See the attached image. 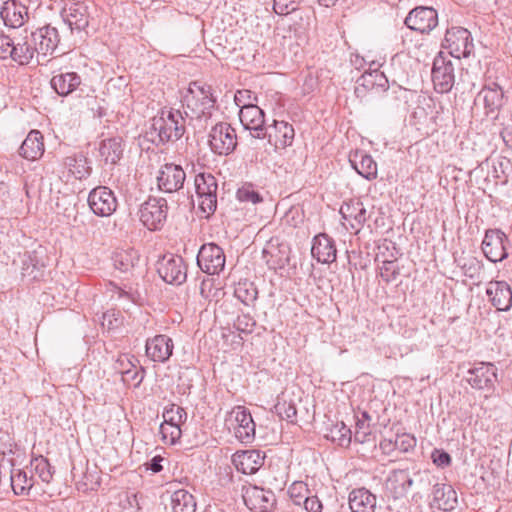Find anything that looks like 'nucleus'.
I'll return each mask as SVG.
<instances>
[{
    "label": "nucleus",
    "instance_id": "obj_1",
    "mask_svg": "<svg viewBox=\"0 0 512 512\" xmlns=\"http://www.w3.org/2000/svg\"><path fill=\"white\" fill-rule=\"evenodd\" d=\"M182 106L191 119L208 118L215 110L216 98L211 86L202 82H192L182 93Z\"/></svg>",
    "mask_w": 512,
    "mask_h": 512
},
{
    "label": "nucleus",
    "instance_id": "obj_2",
    "mask_svg": "<svg viewBox=\"0 0 512 512\" xmlns=\"http://www.w3.org/2000/svg\"><path fill=\"white\" fill-rule=\"evenodd\" d=\"M152 127L158 133L161 142L176 141L183 136L186 121L180 110L162 109L153 118Z\"/></svg>",
    "mask_w": 512,
    "mask_h": 512
},
{
    "label": "nucleus",
    "instance_id": "obj_3",
    "mask_svg": "<svg viewBox=\"0 0 512 512\" xmlns=\"http://www.w3.org/2000/svg\"><path fill=\"white\" fill-rule=\"evenodd\" d=\"M225 427L242 443H251L255 438V423L244 406H235L227 413Z\"/></svg>",
    "mask_w": 512,
    "mask_h": 512
},
{
    "label": "nucleus",
    "instance_id": "obj_4",
    "mask_svg": "<svg viewBox=\"0 0 512 512\" xmlns=\"http://www.w3.org/2000/svg\"><path fill=\"white\" fill-rule=\"evenodd\" d=\"M168 206L164 198L149 197L139 211L140 221L149 230L160 229L167 218Z\"/></svg>",
    "mask_w": 512,
    "mask_h": 512
},
{
    "label": "nucleus",
    "instance_id": "obj_5",
    "mask_svg": "<svg viewBox=\"0 0 512 512\" xmlns=\"http://www.w3.org/2000/svg\"><path fill=\"white\" fill-rule=\"evenodd\" d=\"M209 145L219 155H228L237 145L235 129L228 123H218L209 133Z\"/></svg>",
    "mask_w": 512,
    "mask_h": 512
},
{
    "label": "nucleus",
    "instance_id": "obj_6",
    "mask_svg": "<svg viewBox=\"0 0 512 512\" xmlns=\"http://www.w3.org/2000/svg\"><path fill=\"white\" fill-rule=\"evenodd\" d=\"M225 254L221 247L214 243L204 244L198 253L197 263L207 274H219L225 267Z\"/></svg>",
    "mask_w": 512,
    "mask_h": 512
},
{
    "label": "nucleus",
    "instance_id": "obj_7",
    "mask_svg": "<svg viewBox=\"0 0 512 512\" xmlns=\"http://www.w3.org/2000/svg\"><path fill=\"white\" fill-rule=\"evenodd\" d=\"M88 204L92 212L101 217L112 215L118 205L112 190L105 186L96 187L89 193Z\"/></svg>",
    "mask_w": 512,
    "mask_h": 512
},
{
    "label": "nucleus",
    "instance_id": "obj_8",
    "mask_svg": "<svg viewBox=\"0 0 512 512\" xmlns=\"http://www.w3.org/2000/svg\"><path fill=\"white\" fill-rule=\"evenodd\" d=\"M506 242H508L505 233L498 229L487 230L482 242L484 255L491 262H500L508 256L506 251Z\"/></svg>",
    "mask_w": 512,
    "mask_h": 512
},
{
    "label": "nucleus",
    "instance_id": "obj_9",
    "mask_svg": "<svg viewBox=\"0 0 512 512\" xmlns=\"http://www.w3.org/2000/svg\"><path fill=\"white\" fill-rule=\"evenodd\" d=\"M340 214L355 234L360 232L371 215L359 199H352L343 203Z\"/></svg>",
    "mask_w": 512,
    "mask_h": 512
},
{
    "label": "nucleus",
    "instance_id": "obj_10",
    "mask_svg": "<svg viewBox=\"0 0 512 512\" xmlns=\"http://www.w3.org/2000/svg\"><path fill=\"white\" fill-rule=\"evenodd\" d=\"M185 179L186 174L180 165L168 163L159 170L157 183L160 190L172 193L183 187Z\"/></svg>",
    "mask_w": 512,
    "mask_h": 512
},
{
    "label": "nucleus",
    "instance_id": "obj_11",
    "mask_svg": "<svg viewBox=\"0 0 512 512\" xmlns=\"http://www.w3.org/2000/svg\"><path fill=\"white\" fill-rule=\"evenodd\" d=\"M405 24L411 30L429 32L438 24L437 12L430 7H416L406 17Z\"/></svg>",
    "mask_w": 512,
    "mask_h": 512
},
{
    "label": "nucleus",
    "instance_id": "obj_12",
    "mask_svg": "<svg viewBox=\"0 0 512 512\" xmlns=\"http://www.w3.org/2000/svg\"><path fill=\"white\" fill-rule=\"evenodd\" d=\"M30 35L38 57L52 55L60 42L58 30L50 25L41 27Z\"/></svg>",
    "mask_w": 512,
    "mask_h": 512
},
{
    "label": "nucleus",
    "instance_id": "obj_13",
    "mask_svg": "<svg viewBox=\"0 0 512 512\" xmlns=\"http://www.w3.org/2000/svg\"><path fill=\"white\" fill-rule=\"evenodd\" d=\"M158 273L169 284H182L186 280V267L180 256H164L159 263Z\"/></svg>",
    "mask_w": 512,
    "mask_h": 512
},
{
    "label": "nucleus",
    "instance_id": "obj_14",
    "mask_svg": "<svg viewBox=\"0 0 512 512\" xmlns=\"http://www.w3.org/2000/svg\"><path fill=\"white\" fill-rule=\"evenodd\" d=\"M264 133L275 150L291 146L295 137L293 126L286 121L274 120L272 125L265 128Z\"/></svg>",
    "mask_w": 512,
    "mask_h": 512
},
{
    "label": "nucleus",
    "instance_id": "obj_15",
    "mask_svg": "<svg viewBox=\"0 0 512 512\" xmlns=\"http://www.w3.org/2000/svg\"><path fill=\"white\" fill-rule=\"evenodd\" d=\"M242 497L245 505L258 512L268 510L274 503V494L270 490L248 485L242 489Z\"/></svg>",
    "mask_w": 512,
    "mask_h": 512
},
{
    "label": "nucleus",
    "instance_id": "obj_16",
    "mask_svg": "<svg viewBox=\"0 0 512 512\" xmlns=\"http://www.w3.org/2000/svg\"><path fill=\"white\" fill-rule=\"evenodd\" d=\"M262 256L270 269H282L289 262L290 249L287 244L271 239L263 249Z\"/></svg>",
    "mask_w": 512,
    "mask_h": 512
},
{
    "label": "nucleus",
    "instance_id": "obj_17",
    "mask_svg": "<svg viewBox=\"0 0 512 512\" xmlns=\"http://www.w3.org/2000/svg\"><path fill=\"white\" fill-rule=\"evenodd\" d=\"M62 17L72 30H83L89 24L88 7L84 2L69 0L62 9Z\"/></svg>",
    "mask_w": 512,
    "mask_h": 512
},
{
    "label": "nucleus",
    "instance_id": "obj_18",
    "mask_svg": "<svg viewBox=\"0 0 512 512\" xmlns=\"http://www.w3.org/2000/svg\"><path fill=\"white\" fill-rule=\"evenodd\" d=\"M146 355L154 362L164 363L172 355L174 344L167 335H156L146 341Z\"/></svg>",
    "mask_w": 512,
    "mask_h": 512
},
{
    "label": "nucleus",
    "instance_id": "obj_19",
    "mask_svg": "<svg viewBox=\"0 0 512 512\" xmlns=\"http://www.w3.org/2000/svg\"><path fill=\"white\" fill-rule=\"evenodd\" d=\"M496 368L491 363H480L469 369L465 380L476 389L491 388L496 381Z\"/></svg>",
    "mask_w": 512,
    "mask_h": 512
},
{
    "label": "nucleus",
    "instance_id": "obj_20",
    "mask_svg": "<svg viewBox=\"0 0 512 512\" xmlns=\"http://www.w3.org/2000/svg\"><path fill=\"white\" fill-rule=\"evenodd\" d=\"M239 118L242 125L252 131V136L258 139L265 137L264 112L257 105L246 106L240 109Z\"/></svg>",
    "mask_w": 512,
    "mask_h": 512
},
{
    "label": "nucleus",
    "instance_id": "obj_21",
    "mask_svg": "<svg viewBox=\"0 0 512 512\" xmlns=\"http://www.w3.org/2000/svg\"><path fill=\"white\" fill-rule=\"evenodd\" d=\"M486 294L492 305L499 311H507L512 305V291L505 281L488 283Z\"/></svg>",
    "mask_w": 512,
    "mask_h": 512
},
{
    "label": "nucleus",
    "instance_id": "obj_22",
    "mask_svg": "<svg viewBox=\"0 0 512 512\" xmlns=\"http://www.w3.org/2000/svg\"><path fill=\"white\" fill-rule=\"evenodd\" d=\"M265 457L258 450L238 451L232 457L235 468L243 474H254L263 465Z\"/></svg>",
    "mask_w": 512,
    "mask_h": 512
},
{
    "label": "nucleus",
    "instance_id": "obj_23",
    "mask_svg": "<svg viewBox=\"0 0 512 512\" xmlns=\"http://www.w3.org/2000/svg\"><path fill=\"white\" fill-rule=\"evenodd\" d=\"M473 48L470 32L462 27L450 29V56L454 58L467 57Z\"/></svg>",
    "mask_w": 512,
    "mask_h": 512
},
{
    "label": "nucleus",
    "instance_id": "obj_24",
    "mask_svg": "<svg viewBox=\"0 0 512 512\" xmlns=\"http://www.w3.org/2000/svg\"><path fill=\"white\" fill-rule=\"evenodd\" d=\"M349 162L356 172L371 181L377 178V163L371 155L363 150H356L349 155Z\"/></svg>",
    "mask_w": 512,
    "mask_h": 512
},
{
    "label": "nucleus",
    "instance_id": "obj_25",
    "mask_svg": "<svg viewBox=\"0 0 512 512\" xmlns=\"http://www.w3.org/2000/svg\"><path fill=\"white\" fill-rule=\"evenodd\" d=\"M348 503L351 512H375L377 497L365 487L355 488L349 493Z\"/></svg>",
    "mask_w": 512,
    "mask_h": 512
},
{
    "label": "nucleus",
    "instance_id": "obj_26",
    "mask_svg": "<svg viewBox=\"0 0 512 512\" xmlns=\"http://www.w3.org/2000/svg\"><path fill=\"white\" fill-rule=\"evenodd\" d=\"M113 266L121 273L133 275L140 263V254L134 248L117 249L112 255Z\"/></svg>",
    "mask_w": 512,
    "mask_h": 512
},
{
    "label": "nucleus",
    "instance_id": "obj_27",
    "mask_svg": "<svg viewBox=\"0 0 512 512\" xmlns=\"http://www.w3.org/2000/svg\"><path fill=\"white\" fill-rule=\"evenodd\" d=\"M312 256L320 263H332L336 260V248L333 240L326 234L314 237L311 248Z\"/></svg>",
    "mask_w": 512,
    "mask_h": 512
},
{
    "label": "nucleus",
    "instance_id": "obj_28",
    "mask_svg": "<svg viewBox=\"0 0 512 512\" xmlns=\"http://www.w3.org/2000/svg\"><path fill=\"white\" fill-rule=\"evenodd\" d=\"M44 153L43 136L40 131L29 132L20 147V155L30 161L37 160Z\"/></svg>",
    "mask_w": 512,
    "mask_h": 512
},
{
    "label": "nucleus",
    "instance_id": "obj_29",
    "mask_svg": "<svg viewBox=\"0 0 512 512\" xmlns=\"http://www.w3.org/2000/svg\"><path fill=\"white\" fill-rule=\"evenodd\" d=\"M81 84V77L75 72H66L54 75L50 85L59 96H67L75 91Z\"/></svg>",
    "mask_w": 512,
    "mask_h": 512
},
{
    "label": "nucleus",
    "instance_id": "obj_30",
    "mask_svg": "<svg viewBox=\"0 0 512 512\" xmlns=\"http://www.w3.org/2000/svg\"><path fill=\"white\" fill-rule=\"evenodd\" d=\"M28 469L11 468L10 482L11 488L16 495H26L31 488L37 483L35 476L28 475Z\"/></svg>",
    "mask_w": 512,
    "mask_h": 512
},
{
    "label": "nucleus",
    "instance_id": "obj_31",
    "mask_svg": "<svg viewBox=\"0 0 512 512\" xmlns=\"http://www.w3.org/2000/svg\"><path fill=\"white\" fill-rule=\"evenodd\" d=\"M444 52L440 51L438 57L434 60L432 68V82L436 92L448 93V67L443 57Z\"/></svg>",
    "mask_w": 512,
    "mask_h": 512
},
{
    "label": "nucleus",
    "instance_id": "obj_32",
    "mask_svg": "<svg viewBox=\"0 0 512 512\" xmlns=\"http://www.w3.org/2000/svg\"><path fill=\"white\" fill-rule=\"evenodd\" d=\"M37 55V50L32 42L31 35L14 40V53L13 60L21 65L28 64L34 55Z\"/></svg>",
    "mask_w": 512,
    "mask_h": 512
},
{
    "label": "nucleus",
    "instance_id": "obj_33",
    "mask_svg": "<svg viewBox=\"0 0 512 512\" xmlns=\"http://www.w3.org/2000/svg\"><path fill=\"white\" fill-rule=\"evenodd\" d=\"M99 154L106 163L116 164L123 154L121 138L104 139L100 144Z\"/></svg>",
    "mask_w": 512,
    "mask_h": 512
},
{
    "label": "nucleus",
    "instance_id": "obj_34",
    "mask_svg": "<svg viewBox=\"0 0 512 512\" xmlns=\"http://www.w3.org/2000/svg\"><path fill=\"white\" fill-rule=\"evenodd\" d=\"M27 469L36 480L39 479L43 483L49 484L53 479L54 470L48 459L42 455L33 457Z\"/></svg>",
    "mask_w": 512,
    "mask_h": 512
},
{
    "label": "nucleus",
    "instance_id": "obj_35",
    "mask_svg": "<svg viewBox=\"0 0 512 512\" xmlns=\"http://www.w3.org/2000/svg\"><path fill=\"white\" fill-rule=\"evenodd\" d=\"M64 167L71 176L79 180L87 178L91 172L87 159L82 155L66 157Z\"/></svg>",
    "mask_w": 512,
    "mask_h": 512
},
{
    "label": "nucleus",
    "instance_id": "obj_36",
    "mask_svg": "<svg viewBox=\"0 0 512 512\" xmlns=\"http://www.w3.org/2000/svg\"><path fill=\"white\" fill-rule=\"evenodd\" d=\"M171 504L173 512H195L196 508L193 495L183 489L172 494Z\"/></svg>",
    "mask_w": 512,
    "mask_h": 512
},
{
    "label": "nucleus",
    "instance_id": "obj_37",
    "mask_svg": "<svg viewBox=\"0 0 512 512\" xmlns=\"http://www.w3.org/2000/svg\"><path fill=\"white\" fill-rule=\"evenodd\" d=\"M275 413L283 420L294 423L297 416V409L295 403L287 397L285 392H282L277 397V402L274 406Z\"/></svg>",
    "mask_w": 512,
    "mask_h": 512
},
{
    "label": "nucleus",
    "instance_id": "obj_38",
    "mask_svg": "<svg viewBox=\"0 0 512 512\" xmlns=\"http://www.w3.org/2000/svg\"><path fill=\"white\" fill-rule=\"evenodd\" d=\"M479 98H482L487 113L494 112L502 105L503 91L497 84H494V87H485L480 92Z\"/></svg>",
    "mask_w": 512,
    "mask_h": 512
},
{
    "label": "nucleus",
    "instance_id": "obj_39",
    "mask_svg": "<svg viewBox=\"0 0 512 512\" xmlns=\"http://www.w3.org/2000/svg\"><path fill=\"white\" fill-rule=\"evenodd\" d=\"M234 295L245 305H250L257 299L258 291L253 282L245 279L237 283Z\"/></svg>",
    "mask_w": 512,
    "mask_h": 512
},
{
    "label": "nucleus",
    "instance_id": "obj_40",
    "mask_svg": "<svg viewBox=\"0 0 512 512\" xmlns=\"http://www.w3.org/2000/svg\"><path fill=\"white\" fill-rule=\"evenodd\" d=\"M162 417L163 424L181 427V425L186 421L187 413L182 407L175 404H170L164 408Z\"/></svg>",
    "mask_w": 512,
    "mask_h": 512
},
{
    "label": "nucleus",
    "instance_id": "obj_41",
    "mask_svg": "<svg viewBox=\"0 0 512 512\" xmlns=\"http://www.w3.org/2000/svg\"><path fill=\"white\" fill-rule=\"evenodd\" d=\"M217 182L213 175L211 174H198L195 177V189L197 196L201 195H210L216 194L217 192Z\"/></svg>",
    "mask_w": 512,
    "mask_h": 512
},
{
    "label": "nucleus",
    "instance_id": "obj_42",
    "mask_svg": "<svg viewBox=\"0 0 512 512\" xmlns=\"http://www.w3.org/2000/svg\"><path fill=\"white\" fill-rule=\"evenodd\" d=\"M388 484L391 485L395 493L400 494L412 485V480L407 470H394L388 478Z\"/></svg>",
    "mask_w": 512,
    "mask_h": 512
},
{
    "label": "nucleus",
    "instance_id": "obj_43",
    "mask_svg": "<svg viewBox=\"0 0 512 512\" xmlns=\"http://www.w3.org/2000/svg\"><path fill=\"white\" fill-rule=\"evenodd\" d=\"M119 506L123 512H138L140 510L139 495L134 491H124L118 496Z\"/></svg>",
    "mask_w": 512,
    "mask_h": 512
},
{
    "label": "nucleus",
    "instance_id": "obj_44",
    "mask_svg": "<svg viewBox=\"0 0 512 512\" xmlns=\"http://www.w3.org/2000/svg\"><path fill=\"white\" fill-rule=\"evenodd\" d=\"M370 417L366 412L361 414V418H357L355 425L354 437L359 443H364L369 440L371 435Z\"/></svg>",
    "mask_w": 512,
    "mask_h": 512
},
{
    "label": "nucleus",
    "instance_id": "obj_45",
    "mask_svg": "<svg viewBox=\"0 0 512 512\" xmlns=\"http://www.w3.org/2000/svg\"><path fill=\"white\" fill-rule=\"evenodd\" d=\"M400 273L399 265L396 260L384 259L379 265V275L387 283L396 280Z\"/></svg>",
    "mask_w": 512,
    "mask_h": 512
},
{
    "label": "nucleus",
    "instance_id": "obj_46",
    "mask_svg": "<svg viewBox=\"0 0 512 512\" xmlns=\"http://www.w3.org/2000/svg\"><path fill=\"white\" fill-rule=\"evenodd\" d=\"M288 494L294 504L302 505L305 498L309 495V489L304 482L296 481L290 485Z\"/></svg>",
    "mask_w": 512,
    "mask_h": 512
},
{
    "label": "nucleus",
    "instance_id": "obj_47",
    "mask_svg": "<svg viewBox=\"0 0 512 512\" xmlns=\"http://www.w3.org/2000/svg\"><path fill=\"white\" fill-rule=\"evenodd\" d=\"M237 198L241 202L257 204L263 201L262 196L252 184H244L237 191Z\"/></svg>",
    "mask_w": 512,
    "mask_h": 512
},
{
    "label": "nucleus",
    "instance_id": "obj_48",
    "mask_svg": "<svg viewBox=\"0 0 512 512\" xmlns=\"http://www.w3.org/2000/svg\"><path fill=\"white\" fill-rule=\"evenodd\" d=\"M160 434L165 444L173 445L181 438L182 430L179 426L162 423L160 425Z\"/></svg>",
    "mask_w": 512,
    "mask_h": 512
},
{
    "label": "nucleus",
    "instance_id": "obj_49",
    "mask_svg": "<svg viewBox=\"0 0 512 512\" xmlns=\"http://www.w3.org/2000/svg\"><path fill=\"white\" fill-rule=\"evenodd\" d=\"M416 442V438L409 433L397 434L394 438V445H396L397 450L404 453L414 449Z\"/></svg>",
    "mask_w": 512,
    "mask_h": 512
},
{
    "label": "nucleus",
    "instance_id": "obj_50",
    "mask_svg": "<svg viewBox=\"0 0 512 512\" xmlns=\"http://www.w3.org/2000/svg\"><path fill=\"white\" fill-rule=\"evenodd\" d=\"M198 198V206L202 210L203 213H206L207 216L212 214L217 206V195L216 194H210L207 195H201L197 196Z\"/></svg>",
    "mask_w": 512,
    "mask_h": 512
},
{
    "label": "nucleus",
    "instance_id": "obj_51",
    "mask_svg": "<svg viewBox=\"0 0 512 512\" xmlns=\"http://www.w3.org/2000/svg\"><path fill=\"white\" fill-rule=\"evenodd\" d=\"M361 80L363 81V87L374 85V82L377 83L378 86H381L383 88L387 85V79L385 75L381 72H378L377 69L374 70V72L366 73L362 75Z\"/></svg>",
    "mask_w": 512,
    "mask_h": 512
},
{
    "label": "nucleus",
    "instance_id": "obj_52",
    "mask_svg": "<svg viewBox=\"0 0 512 512\" xmlns=\"http://www.w3.org/2000/svg\"><path fill=\"white\" fill-rule=\"evenodd\" d=\"M234 100L237 106L240 107V109H243V107L246 106H253V100H255V97L253 95V92L247 89L238 90L235 93Z\"/></svg>",
    "mask_w": 512,
    "mask_h": 512
},
{
    "label": "nucleus",
    "instance_id": "obj_53",
    "mask_svg": "<svg viewBox=\"0 0 512 512\" xmlns=\"http://www.w3.org/2000/svg\"><path fill=\"white\" fill-rule=\"evenodd\" d=\"M296 0H274L273 9L279 15H287L296 10Z\"/></svg>",
    "mask_w": 512,
    "mask_h": 512
},
{
    "label": "nucleus",
    "instance_id": "obj_54",
    "mask_svg": "<svg viewBox=\"0 0 512 512\" xmlns=\"http://www.w3.org/2000/svg\"><path fill=\"white\" fill-rule=\"evenodd\" d=\"M14 53V40L9 36L0 35V58L6 59L11 57L13 59Z\"/></svg>",
    "mask_w": 512,
    "mask_h": 512
},
{
    "label": "nucleus",
    "instance_id": "obj_55",
    "mask_svg": "<svg viewBox=\"0 0 512 512\" xmlns=\"http://www.w3.org/2000/svg\"><path fill=\"white\" fill-rule=\"evenodd\" d=\"M448 500L445 499L444 485L442 487L436 486L433 491V506L440 510L446 511Z\"/></svg>",
    "mask_w": 512,
    "mask_h": 512
},
{
    "label": "nucleus",
    "instance_id": "obj_56",
    "mask_svg": "<svg viewBox=\"0 0 512 512\" xmlns=\"http://www.w3.org/2000/svg\"><path fill=\"white\" fill-rule=\"evenodd\" d=\"M508 165L509 161L504 158H498L497 160H493V177L504 182L505 168H507Z\"/></svg>",
    "mask_w": 512,
    "mask_h": 512
},
{
    "label": "nucleus",
    "instance_id": "obj_57",
    "mask_svg": "<svg viewBox=\"0 0 512 512\" xmlns=\"http://www.w3.org/2000/svg\"><path fill=\"white\" fill-rule=\"evenodd\" d=\"M255 326V322L253 319L247 315H243L241 317L237 318V321L235 323V327L238 331L244 332V333H251L253 330V327Z\"/></svg>",
    "mask_w": 512,
    "mask_h": 512
},
{
    "label": "nucleus",
    "instance_id": "obj_58",
    "mask_svg": "<svg viewBox=\"0 0 512 512\" xmlns=\"http://www.w3.org/2000/svg\"><path fill=\"white\" fill-rule=\"evenodd\" d=\"M304 509L308 512H321L323 509L322 502L315 495L307 496L302 503Z\"/></svg>",
    "mask_w": 512,
    "mask_h": 512
},
{
    "label": "nucleus",
    "instance_id": "obj_59",
    "mask_svg": "<svg viewBox=\"0 0 512 512\" xmlns=\"http://www.w3.org/2000/svg\"><path fill=\"white\" fill-rule=\"evenodd\" d=\"M432 461L437 466H445L448 464V453L435 449L431 455Z\"/></svg>",
    "mask_w": 512,
    "mask_h": 512
},
{
    "label": "nucleus",
    "instance_id": "obj_60",
    "mask_svg": "<svg viewBox=\"0 0 512 512\" xmlns=\"http://www.w3.org/2000/svg\"><path fill=\"white\" fill-rule=\"evenodd\" d=\"M379 447L383 453L388 455L397 450L396 445H394V439L392 438L382 439L379 443Z\"/></svg>",
    "mask_w": 512,
    "mask_h": 512
},
{
    "label": "nucleus",
    "instance_id": "obj_61",
    "mask_svg": "<svg viewBox=\"0 0 512 512\" xmlns=\"http://www.w3.org/2000/svg\"><path fill=\"white\" fill-rule=\"evenodd\" d=\"M505 145L512 149V124L503 127L500 133Z\"/></svg>",
    "mask_w": 512,
    "mask_h": 512
},
{
    "label": "nucleus",
    "instance_id": "obj_62",
    "mask_svg": "<svg viewBox=\"0 0 512 512\" xmlns=\"http://www.w3.org/2000/svg\"><path fill=\"white\" fill-rule=\"evenodd\" d=\"M341 436L338 440V444L340 446H347L351 442V431L348 429L343 423L342 428L340 430Z\"/></svg>",
    "mask_w": 512,
    "mask_h": 512
},
{
    "label": "nucleus",
    "instance_id": "obj_63",
    "mask_svg": "<svg viewBox=\"0 0 512 512\" xmlns=\"http://www.w3.org/2000/svg\"><path fill=\"white\" fill-rule=\"evenodd\" d=\"M223 337H231L232 345L235 349L241 347L243 344V338L239 333L229 331L228 334H223Z\"/></svg>",
    "mask_w": 512,
    "mask_h": 512
},
{
    "label": "nucleus",
    "instance_id": "obj_64",
    "mask_svg": "<svg viewBox=\"0 0 512 512\" xmlns=\"http://www.w3.org/2000/svg\"><path fill=\"white\" fill-rule=\"evenodd\" d=\"M162 460V457L155 456L154 458H152L151 463L149 464V468L155 473L160 472L163 469L161 465Z\"/></svg>",
    "mask_w": 512,
    "mask_h": 512
}]
</instances>
